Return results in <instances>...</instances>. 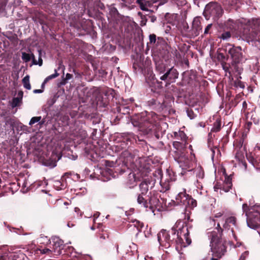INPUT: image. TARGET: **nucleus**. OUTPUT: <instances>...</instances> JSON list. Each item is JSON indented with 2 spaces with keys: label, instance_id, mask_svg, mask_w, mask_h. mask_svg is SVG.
<instances>
[{
  "label": "nucleus",
  "instance_id": "nucleus-56",
  "mask_svg": "<svg viewBox=\"0 0 260 260\" xmlns=\"http://www.w3.org/2000/svg\"><path fill=\"white\" fill-rule=\"evenodd\" d=\"M214 190L217 191L218 189H222V185L219 183H217L214 186Z\"/></svg>",
  "mask_w": 260,
  "mask_h": 260
},
{
  "label": "nucleus",
  "instance_id": "nucleus-13",
  "mask_svg": "<svg viewBox=\"0 0 260 260\" xmlns=\"http://www.w3.org/2000/svg\"><path fill=\"white\" fill-rule=\"evenodd\" d=\"M26 255L22 253H14L10 251H6L0 254V260H25Z\"/></svg>",
  "mask_w": 260,
  "mask_h": 260
},
{
  "label": "nucleus",
  "instance_id": "nucleus-28",
  "mask_svg": "<svg viewBox=\"0 0 260 260\" xmlns=\"http://www.w3.org/2000/svg\"><path fill=\"white\" fill-rule=\"evenodd\" d=\"M221 127V120L220 118H217L213 123V127L211 130V132L217 133L219 132Z\"/></svg>",
  "mask_w": 260,
  "mask_h": 260
},
{
  "label": "nucleus",
  "instance_id": "nucleus-32",
  "mask_svg": "<svg viewBox=\"0 0 260 260\" xmlns=\"http://www.w3.org/2000/svg\"><path fill=\"white\" fill-rule=\"evenodd\" d=\"M118 247V243L113 240L108 245V249L110 251L113 252L116 250L117 253H119Z\"/></svg>",
  "mask_w": 260,
  "mask_h": 260
},
{
  "label": "nucleus",
  "instance_id": "nucleus-12",
  "mask_svg": "<svg viewBox=\"0 0 260 260\" xmlns=\"http://www.w3.org/2000/svg\"><path fill=\"white\" fill-rule=\"evenodd\" d=\"M50 244L52 245V251L56 255H59L62 253L63 250L66 246L64 242L58 237H52Z\"/></svg>",
  "mask_w": 260,
  "mask_h": 260
},
{
  "label": "nucleus",
  "instance_id": "nucleus-14",
  "mask_svg": "<svg viewBox=\"0 0 260 260\" xmlns=\"http://www.w3.org/2000/svg\"><path fill=\"white\" fill-rule=\"evenodd\" d=\"M229 56H225L223 53L219 52L217 54V58L220 62L223 70L226 73L231 74L230 66L226 61L228 60Z\"/></svg>",
  "mask_w": 260,
  "mask_h": 260
},
{
  "label": "nucleus",
  "instance_id": "nucleus-29",
  "mask_svg": "<svg viewBox=\"0 0 260 260\" xmlns=\"http://www.w3.org/2000/svg\"><path fill=\"white\" fill-rule=\"evenodd\" d=\"M131 145L129 144L125 143L124 142H121L118 141L117 144L115 145L116 151H119L120 150H125L127 149L129 146Z\"/></svg>",
  "mask_w": 260,
  "mask_h": 260
},
{
  "label": "nucleus",
  "instance_id": "nucleus-51",
  "mask_svg": "<svg viewBox=\"0 0 260 260\" xmlns=\"http://www.w3.org/2000/svg\"><path fill=\"white\" fill-rule=\"evenodd\" d=\"M14 120L11 118H7L5 121L6 125H10L11 126H13Z\"/></svg>",
  "mask_w": 260,
  "mask_h": 260
},
{
  "label": "nucleus",
  "instance_id": "nucleus-50",
  "mask_svg": "<svg viewBox=\"0 0 260 260\" xmlns=\"http://www.w3.org/2000/svg\"><path fill=\"white\" fill-rule=\"evenodd\" d=\"M39 250L40 251V253L42 254H49L52 253L53 251L52 250L47 248H45L43 249H39Z\"/></svg>",
  "mask_w": 260,
  "mask_h": 260
},
{
  "label": "nucleus",
  "instance_id": "nucleus-6",
  "mask_svg": "<svg viewBox=\"0 0 260 260\" xmlns=\"http://www.w3.org/2000/svg\"><path fill=\"white\" fill-rule=\"evenodd\" d=\"M223 13L221 5L216 2H211L206 5L203 15L206 19L212 17L214 21H217Z\"/></svg>",
  "mask_w": 260,
  "mask_h": 260
},
{
  "label": "nucleus",
  "instance_id": "nucleus-64",
  "mask_svg": "<svg viewBox=\"0 0 260 260\" xmlns=\"http://www.w3.org/2000/svg\"><path fill=\"white\" fill-rule=\"evenodd\" d=\"M150 20L152 22H154L156 20V17L154 16H151L149 17Z\"/></svg>",
  "mask_w": 260,
  "mask_h": 260
},
{
  "label": "nucleus",
  "instance_id": "nucleus-24",
  "mask_svg": "<svg viewBox=\"0 0 260 260\" xmlns=\"http://www.w3.org/2000/svg\"><path fill=\"white\" fill-rule=\"evenodd\" d=\"M60 69H62V72L64 74V70L65 69V67L62 64V61H60L59 63V66L57 69H55V73L52 74L51 75L48 76L45 79V83H47L49 80H52L56 77H58L59 74L57 73V71H59Z\"/></svg>",
  "mask_w": 260,
  "mask_h": 260
},
{
  "label": "nucleus",
  "instance_id": "nucleus-19",
  "mask_svg": "<svg viewBox=\"0 0 260 260\" xmlns=\"http://www.w3.org/2000/svg\"><path fill=\"white\" fill-rule=\"evenodd\" d=\"M236 220L237 219L234 216H230L226 218H225L223 220L224 221V223L223 224V228L225 229L229 230L231 229V231L232 233H234V231L233 228H231L232 226H236Z\"/></svg>",
  "mask_w": 260,
  "mask_h": 260
},
{
  "label": "nucleus",
  "instance_id": "nucleus-34",
  "mask_svg": "<svg viewBox=\"0 0 260 260\" xmlns=\"http://www.w3.org/2000/svg\"><path fill=\"white\" fill-rule=\"evenodd\" d=\"M118 112L122 114H127L129 113L130 108L128 106L120 105L116 108Z\"/></svg>",
  "mask_w": 260,
  "mask_h": 260
},
{
  "label": "nucleus",
  "instance_id": "nucleus-54",
  "mask_svg": "<svg viewBox=\"0 0 260 260\" xmlns=\"http://www.w3.org/2000/svg\"><path fill=\"white\" fill-rule=\"evenodd\" d=\"M140 6V7L142 10L143 11H148V9L146 7V5L144 3H141L139 4Z\"/></svg>",
  "mask_w": 260,
  "mask_h": 260
},
{
  "label": "nucleus",
  "instance_id": "nucleus-15",
  "mask_svg": "<svg viewBox=\"0 0 260 260\" xmlns=\"http://www.w3.org/2000/svg\"><path fill=\"white\" fill-rule=\"evenodd\" d=\"M147 105L152 109L157 111L161 112L165 107V105L164 102H161L157 99H152L147 102Z\"/></svg>",
  "mask_w": 260,
  "mask_h": 260
},
{
  "label": "nucleus",
  "instance_id": "nucleus-2",
  "mask_svg": "<svg viewBox=\"0 0 260 260\" xmlns=\"http://www.w3.org/2000/svg\"><path fill=\"white\" fill-rule=\"evenodd\" d=\"M159 119L158 115L155 112L145 111L133 116L131 122L134 126L138 127L140 131L148 135L153 131Z\"/></svg>",
  "mask_w": 260,
  "mask_h": 260
},
{
  "label": "nucleus",
  "instance_id": "nucleus-39",
  "mask_svg": "<svg viewBox=\"0 0 260 260\" xmlns=\"http://www.w3.org/2000/svg\"><path fill=\"white\" fill-rule=\"evenodd\" d=\"M22 100L19 99L17 97L14 98L12 100L11 106L12 108H15L18 107L20 105V104L21 103Z\"/></svg>",
  "mask_w": 260,
  "mask_h": 260
},
{
  "label": "nucleus",
  "instance_id": "nucleus-52",
  "mask_svg": "<svg viewBox=\"0 0 260 260\" xmlns=\"http://www.w3.org/2000/svg\"><path fill=\"white\" fill-rule=\"evenodd\" d=\"M248 23L249 25H256L258 24L259 20L258 19H252L251 20L248 21Z\"/></svg>",
  "mask_w": 260,
  "mask_h": 260
},
{
  "label": "nucleus",
  "instance_id": "nucleus-8",
  "mask_svg": "<svg viewBox=\"0 0 260 260\" xmlns=\"http://www.w3.org/2000/svg\"><path fill=\"white\" fill-rule=\"evenodd\" d=\"M151 64V60L148 59L144 60V57H140L139 59L135 60L133 63V69L135 72L137 73L144 74L146 70L149 69Z\"/></svg>",
  "mask_w": 260,
  "mask_h": 260
},
{
  "label": "nucleus",
  "instance_id": "nucleus-44",
  "mask_svg": "<svg viewBox=\"0 0 260 260\" xmlns=\"http://www.w3.org/2000/svg\"><path fill=\"white\" fill-rule=\"evenodd\" d=\"M187 116L190 118V119H194L197 115L194 113L192 109H187L186 111Z\"/></svg>",
  "mask_w": 260,
  "mask_h": 260
},
{
  "label": "nucleus",
  "instance_id": "nucleus-31",
  "mask_svg": "<svg viewBox=\"0 0 260 260\" xmlns=\"http://www.w3.org/2000/svg\"><path fill=\"white\" fill-rule=\"evenodd\" d=\"M137 201L138 203L141 205L142 206L148 208V196H146V197L138 196Z\"/></svg>",
  "mask_w": 260,
  "mask_h": 260
},
{
  "label": "nucleus",
  "instance_id": "nucleus-57",
  "mask_svg": "<svg viewBox=\"0 0 260 260\" xmlns=\"http://www.w3.org/2000/svg\"><path fill=\"white\" fill-rule=\"evenodd\" d=\"M183 29L184 31H185V32H186L187 36L188 37V30H189L190 29H189V26L187 23H186L183 25Z\"/></svg>",
  "mask_w": 260,
  "mask_h": 260
},
{
  "label": "nucleus",
  "instance_id": "nucleus-20",
  "mask_svg": "<svg viewBox=\"0 0 260 260\" xmlns=\"http://www.w3.org/2000/svg\"><path fill=\"white\" fill-rule=\"evenodd\" d=\"M121 156L124 158V161L127 165L134 163L135 156L131 150L126 149L123 150L121 153Z\"/></svg>",
  "mask_w": 260,
  "mask_h": 260
},
{
  "label": "nucleus",
  "instance_id": "nucleus-5",
  "mask_svg": "<svg viewBox=\"0 0 260 260\" xmlns=\"http://www.w3.org/2000/svg\"><path fill=\"white\" fill-rule=\"evenodd\" d=\"M228 54L230 56L232 61L229 63L230 70H232L240 75L243 71V63L246 59L243 55L241 47L233 46L228 51Z\"/></svg>",
  "mask_w": 260,
  "mask_h": 260
},
{
  "label": "nucleus",
  "instance_id": "nucleus-22",
  "mask_svg": "<svg viewBox=\"0 0 260 260\" xmlns=\"http://www.w3.org/2000/svg\"><path fill=\"white\" fill-rule=\"evenodd\" d=\"M118 138L119 139V141L131 145L134 139V135L131 133H121L119 134Z\"/></svg>",
  "mask_w": 260,
  "mask_h": 260
},
{
  "label": "nucleus",
  "instance_id": "nucleus-41",
  "mask_svg": "<svg viewBox=\"0 0 260 260\" xmlns=\"http://www.w3.org/2000/svg\"><path fill=\"white\" fill-rule=\"evenodd\" d=\"M247 223L249 227L252 229H256L257 227V224L255 222L250 218H247Z\"/></svg>",
  "mask_w": 260,
  "mask_h": 260
},
{
  "label": "nucleus",
  "instance_id": "nucleus-9",
  "mask_svg": "<svg viewBox=\"0 0 260 260\" xmlns=\"http://www.w3.org/2000/svg\"><path fill=\"white\" fill-rule=\"evenodd\" d=\"M160 196L158 193L149 192L148 195V208L150 209L153 212L157 207H162L163 204H165V201L161 198L162 202L159 200Z\"/></svg>",
  "mask_w": 260,
  "mask_h": 260
},
{
  "label": "nucleus",
  "instance_id": "nucleus-55",
  "mask_svg": "<svg viewBox=\"0 0 260 260\" xmlns=\"http://www.w3.org/2000/svg\"><path fill=\"white\" fill-rule=\"evenodd\" d=\"M242 209L244 212H245L246 215H247V211L249 209V207L247 204H244L242 206Z\"/></svg>",
  "mask_w": 260,
  "mask_h": 260
},
{
  "label": "nucleus",
  "instance_id": "nucleus-10",
  "mask_svg": "<svg viewBox=\"0 0 260 260\" xmlns=\"http://www.w3.org/2000/svg\"><path fill=\"white\" fill-rule=\"evenodd\" d=\"M175 159L182 169L186 170L188 171H192L193 162L186 154L181 153L178 157H175Z\"/></svg>",
  "mask_w": 260,
  "mask_h": 260
},
{
  "label": "nucleus",
  "instance_id": "nucleus-26",
  "mask_svg": "<svg viewBox=\"0 0 260 260\" xmlns=\"http://www.w3.org/2000/svg\"><path fill=\"white\" fill-rule=\"evenodd\" d=\"M131 222L132 223L131 226L136 228L138 233L142 232V230L144 226L143 222L137 219H132Z\"/></svg>",
  "mask_w": 260,
  "mask_h": 260
},
{
  "label": "nucleus",
  "instance_id": "nucleus-36",
  "mask_svg": "<svg viewBox=\"0 0 260 260\" xmlns=\"http://www.w3.org/2000/svg\"><path fill=\"white\" fill-rule=\"evenodd\" d=\"M22 83L26 89L28 90L31 89V85L29 83V76L28 75H26L23 78Z\"/></svg>",
  "mask_w": 260,
  "mask_h": 260
},
{
  "label": "nucleus",
  "instance_id": "nucleus-42",
  "mask_svg": "<svg viewBox=\"0 0 260 260\" xmlns=\"http://www.w3.org/2000/svg\"><path fill=\"white\" fill-rule=\"evenodd\" d=\"M42 119L41 116H36V117H33L31 118L29 124L30 125H32L35 123H37L39 121H40Z\"/></svg>",
  "mask_w": 260,
  "mask_h": 260
},
{
  "label": "nucleus",
  "instance_id": "nucleus-45",
  "mask_svg": "<svg viewBox=\"0 0 260 260\" xmlns=\"http://www.w3.org/2000/svg\"><path fill=\"white\" fill-rule=\"evenodd\" d=\"M232 185L231 184H226L225 183H223L222 185V189L225 192H228L232 188Z\"/></svg>",
  "mask_w": 260,
  "mask_h": 260
},
{
  "label": "nucleus",
  "instance_id": "nucleus-7",
  "mask_svg": "<svg viewBox=\"0 0 260 260\" xmlns=\"http://www.w3.org/2000/svg\"><path fill=\"white\" fill-rule=\"evenodd\" d=\"M178 76L179 72L174 67H172L167 69L166 71L159 77V79L165 81V86H166L168 85L175 82Z\"/></svg>",
  "mask_w": 260,
  "mask_h": 260
},
{
  "label": "nucleus",
  "instance_id": "nucleus-48",
  "mask_svg": "<svg viewBox=\"0 0 260 260\" xmlns=\"http://www.w3.org/2000/svg\"><path fill=\"white\" fill-rule=\"evenodd\" d=\"M156 36L155 34H150L149 35V43L150 44H154L156 42Z\"/></svg>",
  "mask_w": 260,
  "mask_h": 260
},
{
  "label": "nucleus",
  "instance_id": "nucleus-47",
  "mask_svg": "<svg viewBox=\"0 0 260 260\" xmlns=\"http://www.w3.org/2000/svg\"><path fill=\"white\" fill-rule=\"evenodd\" d=\"M212 24H209L205 28V30H204V34L205 35H207V34H211V29L212 28Z\"/></svg>",
  "mask_w": 260,
  "mask_h": 260
},
{
  "label": "nucleus",
  "instance_id": "nucleus-23",
  "mask_svg": "<svg viewBox=\"0 0 260 260\" xmlns=\"http://www.w3.org/2000/svg\"><path fill=\"white\" fill-rule=\"evenodd\" d=\"M260 32L255 28H252L251 30H248V32H246V37L251 41H259L260 40Z\"/></svg>",
  "mask_w": 260,
  "mask_h": 260
},
{
  "label": "nucleus",
  "instance_id": "nucleus-1",
  "mask_svg": "<svg viewBox=\"0 0 260 260\" xmlns=\"http://www.w3.org/2000/svg\"><path fill=\"white\" fill-rule=\"evenodd\" d=\"M189 231L185 222L178 220L171 230H161L157 234V239L161 246L169 248L172 245H182L185 239L187 245L191 242Z\"/></svg>",
  "mask_w": 260,
  "mask_h": 260
},
{
  "label": "nucleus",
  "instance_id": "nucleus-37",
  "mask_svg": "<svg viewBox=\"0 0 260 260\" xmlns=\"http://www.w3.org/2000/svg\"><path fill=\"white\" fill-rule=\"evenodd\" d=\"M184 144L179 141H174L173 143V147L177 150L180 151L184 147Z\"/></svg>",
  "mask_w": 260,
  "mask_h": 260
},
{
  "label": "nucleus",
  "instance_id": "nucleus-46",
  "mask_svg": "<svg viewBox=\"0 0 260 260\" xmlns=\"http://www.w3.org/2000/svg\"><path fill=\"white\" fill-rule=\"evenodd\" d=\"M235 86L236 87H240L242 89L244 88V87H245L244 83L239 80L235 81Z\"/></svg>",
  "mask_w": 260,
  "mask_h": 260
},
{
  "label": "nucleus",
  "instance_id": "nucleus-3",
  "mask_svg": "<svg viewBox=\"0 0 260 260\" xmlns=\"http://www.w3.org/2000/svg\"><path fill=\"white\" fill-rule=\"evenodd\" d=\"M215 229L217 231L209 232L207 235L210 240L211 252H213L214 256L222 258L226 252L225 242L222 238L223 229L221 227L219 222L217 224Z\"/></svg>",
  "mask_w": 260,
  "mask_h": 260
},
{
  "label": "nucleus",
  "instance_id": "nucleus-58",
  "mask_svg": "<svg viewBox=\"0 0 260 260\" xmlns=\"http://www.w3.org/2000/svg\"><path fill=\"white\" fill-rule=\"evenodd\" d=\"M23 91H21V90L19 91L18 92V96L17 98H19V99L22 100V97H23Z\"/></svg>",
  "mask_w": 260,
  "mask_h": 260
},
{
  "label": "nucleus",
  "instance_id": "nucleus-61",
  "mask_svg": "<svg viewBox=\"0 0 260 260\" xmlns=\"http://www.w3.org/2000/svg\"><path fill=\"white\" fill-rule=\"evenodd\" d=\"M138 196H142L146 197V196H148V195H147V193L145 192L140 191V193L138 194Z\"/></svg>",
  "mask_w": 260,
  "mask_h": 260
},
{
  "label": "nucleus",
  "instance_id": "nucleus-33",
  "mask_svg": "<svg viewBox=\"0 0 260 260\" xmlns=\"http://www.w3.org/2000/svg\"><path fill=\"white\" fill-rule=\"evenodd\" d=\"M243 142L244 139L242 137L236 139L234 142V149L245 148V147L243 146Z\"/></svg>",
  "mask_w": 260,
  "mask_h": 260
},
{
  "label": "nucleus",
  "instance_id": "nucleus-62",
  "mask_svg": "<svg viewBox=\"0 0 260 260\" xmlns=\"http://www.w3.org/2000/svg\"><path fill=\"white\" fill-rule=\"evenodd\" d=\"M87 135V133H86V132L85 131L83 130V131H82V134H81V136H82V137L83 138H86V137Z\"/></svg>",
  "mask_w": 260,
  "mask_h": 260
},
{
  "label": "nucleus",
  "instance_id": "nucleus-11",
  "mask_svg": "<svg viewBox=\"0 0 260 260\" xmlns=\"http://www.w3.org/2000/svg\"><path fill=\"white\" fill-rule=\"evenodd\" d=\"M201 17H196L192 22L191 28L188 30V37L190 38H194L198 36L202 31V26L201 25Z\"/></svg>",
  "mask_w": 260,
  "mask_h": 260
},
{
  "label": "nucleus",
  "instance_id": "nucleus-43",
  "mask_svg": "<svg viewBox=\"0 0 260 260\" xmlns=\"http://www.w3.org/2000/svg\"><path fill=\"white\" fill-rule=\"evenodd\" d=\"M73 78V75L70 73H67L66 76V78H63L61 82V84L65 85L68 81Z\"/></svg>",
  "mask_w": 260,
  "mask_h": 260
},
{
  "label": "nucleus",
  "instance_id": "nucleus-53",
  "mask_svg": "<svg viewBox=\"0 0 260 260\" xmlns=\"http://www.w3.org/2000/svg\"><path fill=\"white\" fill-rule=\"evenodd\" d=\"M19 127L20 128V130L23 131L24 133L29 132V128L26 125H20Z\"/></svg>",
  "mask_w": 260,
  "mask_h": 260
},
{
  "label": "nucleus",
  "instance_id": "nucleus-35",
  "mask_svg": "<svg viewBox=\"0 0 260 260\" xmlns=\"http://www.w3.org/2000/svg\"><path fill=\"white\" fill-rule=\"evenodd\" d=\"M175 138L177 140L185 141L186 136L183 131H179V133L175 132L174 133Z\"/></svg>",
  "mask_w": 260,
  "mask_h": 260
},
{
  "label": "nucleus",
  "instance_id": "nucleus-17",
  "mask_svg": "<svg viewBox=\"0 0 260 260\" xmlns=\"http://www.w3.org/2000/svg\"><path fill=\"white\" fill-rule=\"evenodd\" d=\"M154 60L155 63V70L160 76L167 70V64L164 62L163 60L155 57Z\"/></svg>",
  "mask_w": 260,
  "mask_h": 260
},
{
  "label": "nucleus",
  "instance_id": "nucleus-63",
  "mask_svg": "<svg viewBox=\"0 0 260 260\" xmlns=\"http://www.w3.org/2000/svg\"><path fill=\"white\" fill-rule=\"evenodd\" d=\"M250 161L251 162L252 164H253V165L254 164V163H257L258 162V160L256 159V158H254L253 156L252 157V159L251 160H250Z\"/></svg>",
  "mask_w": 260,
  "mask_h": 260
},
{
  "label": "nucleus",
  "instance_id": "nucleus-49",
  "mask_svg": "<svg viewBox=\"0 0 260 260\" xmlns=\"http://www.w3.org/2000/svg\"><path fill=\"white\" fill-rule=\"evenodd\" d=\"M223 183H225L226 184H229H229L230 183L231 185H232V176L225 175V179H224Z\"/></svg>",
  "mask_w": 260,
  "mask_h": 260
},
{
  "label": "nucleus",
  "instance_id": "nucleus-16",
  "mask_svg": "<svg viewBox=\"0 0 260 260\" xmlns=\"http://www.w3.org/2000/svg\"><path fill=\"white\" fill-rule=\"evenodd\" d=\"M158 173L161 176L160 185L161 187V189L160 190V191L165 192V191L169 190L170 189L171 185V183L174 180V179L170 176H169L168 178H167L164 180L161 175V171H158Z\"/></svg>",
  "mask_w": 260,
  "mask_h": 260
},
{
  "label": "nucleus",
  "instance_id": "nucleus-40",
  "mask_svg": "<svg viewBox=\"0 0 260 260\" xmlns=\"http://www.w3.org/2000/svg\"><path fill=\"white\" fill-rule=\"evenodd\" d=\"M31 54L26 53L25 52H22V59L25 62H27L31 59Z\"/></svg>",
  "mask_w": 260,
  "mask_h": 260
},
{
  "label": "nucleus",
  "instance_id": "nucleus-38",
  "mask_svg": "<svg viewBox=\"0 0 260 260\" xmlns=\"http://www.w3.org/2000/svg\"><path fill=\"white\" fill-rule=\"evenodd\" d=\"M230 31H231L228 30L226 31H224L221 34L219 38L223 40L229 39L231 37V34Z\"/></svg>",
  "mask_w": 260,
  "mask_h": 260
},
{
  "label": "nucleus",
  "instance_id": "nucleus-59",
  "mask_svg": "<svg viewBox=\"0 0 260 260\" xmlns=\"http://www.w3.org/2000/svg\"><path fill=\"white\" fill-rule=\"evenodd\" d=\"M31 59L32 60V63L34 64H38V62L37 61L36 59H35V55L33 53H31Z\"/></svg>",
  "mask_w": 260,
  "mask_h": 260
},
{
  "label": "nucleus",
  "instance_id": "nucleus-60",
  "mask_svg": "<svg viewBox=\"0 0 260 260\" xmlns=\"http://www.w3.org/2000/svg\"><path fill=\"white\" fill-rule=\"evenodd\" d=\"M157 85L158 88H162L163 87L162 83L161 81H157Z\"/></svg>",
  "mask_w": 260,
  "mask_h": 260
},
{
  "label": "nucleus",
  "instance_id": "nucleus-25",
  "mask_svg": "<svg viewBox=\"0 0 260 260\" xmlns=\"http://www.w3.org/2000/svg\"><path fill=\"white\" fill-rule=\"evenodd\" d=\"M193 171V173H194L196 175L197 178L198 179H203L204 177V171L202 168L201 167H199L196 169H194L192 168V171ZM197 182L198 184H199L200 182L198 179L197 180Z\"/></svg>",
  "mask_w": 260,
  "mask_h": 260
},
{
  "label": "nucleus",
  "instance_id": "nucleus-27",
  "mask_svg": "<svg viewBox=\"0 0 260 260\" xmlns=\"http://www.w3.org/2000/svg\"><path fill=\"white\" fill-rule=\"evenodd\" d=\"M146 176H147L146 173L144 174L142 170H139V172L137 173V174L134 173L132 174L130 173L129 174V178H131L132 176L134 179V181H137L138 180H140V179L141 178H143L144 177H145Z\"/></svg>",
  "mask_w": 260,
  "mask_h": 260
},
{
  "label": "nucleus",
  "instance_id": "nucleus-18",
  "mask_svg": "<svg viewBox=\"0 0 260 260\" xmlns=\"http://www.w3.org/2000/svg\"><path fill=\"white\" fill-rule=\"evenodd\" d=\"M155 180L151 178L145 179L139 185L140 191L148 192L149 190V186L151 185V188L154 185Z\"/></svg>",
  "mask_w": 260,
  "mask_h": 260
},
{
  "label": "nucleus",
  "instance_id": "nucleus-4",
  "mask_svg": "<svg viewBox=\"0 0 260 260\" xmlns=\"http://www.w3.org/2000/svg\"><path fill=\"white\" fill-rule=\"evenodd\" d=\"M176 202L178 205H182L184 206L183 213L184 219L187 221L190 220V214L191 210L193 209L197 205V202L192 197L186 193V189L183 188L176 197Z\"/></svg>",
  "mask_w": 260,
  "mask_h": 260
},
{
  "label": "nucleus",
  "instance_id": "nucleus-21",
  "mask_svg": "<svg viewBox=\"0 0 260 260\" xmlns=\"http://www.w3.org/2000/svg\"><path fill=\"white\" fill-rule=\"evenodd\" d=\"M237 21H234L232 19H229L227 21H225L223 24H221V27L224 29H226L230 31L235 30L237 27Z\"/></svg>",
  "mask_w": 260,
  "mask_h": 260
},
{
  "label": "nucleus",
  "instance_id": "nucleus-30",
  "mask_svg": "<svg viewBox=\"0 0 260 260\" xmlns=\"http://www.w3.org/2000/svg\"><path fill=\"white\" fill-rule=\"evenodd\" d=\"M234 151L235 152V157L239 161L242 160L244 158L245 149H234Z\"/></svg>",
  "mask_w": 260,
  "mask_h": 260
}]
</instances>
